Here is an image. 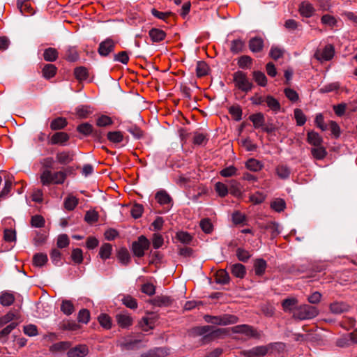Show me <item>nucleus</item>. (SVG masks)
Here are the masks:
<instances>
[{"label": "nucleus", "instance_id": "obj_49", "mask_svg": "<svg viewBox=\"0 0 357 357\" xmlns=\"http://www.w3.org/2000/svg\"><path fill=\"white\" fill-rule=\"evenodd\" d=\"M77 131L85 136H88L93 132V126L89 123H83L77 127Z\"/></svg>", "mask_w": 357, "mask_h": 357}, {"label": "nucleus", "instance_id": "obj_30", "mask_svg": "<svg viewBox=\"0 0 357 357\" xmlns=\"http://www.w3.org/2000/svg\"><path fill=\"white\" fill-rule=\"evenodd\" d=\"M275 173L281 179H287L291 174L290 168L285 165H279L275 168Z\"/></svg>", "mask_w": 357, "mask_h": 357}, {"label": "nucleus", "instance_id": "obj_9", "mask_svg": "<svg viewBox=\"0 0 357 357\" xmlns=\"http://www.w3.org/2000/svg\"><path fill=\"white\" fill-rule=\"evenodd\" d=\"M89 353L88 347L86 344H78L70 348L67 352L68 357H85Z\"/></svg>", "mask_w": 357, "mask_h": 357}, {"label": "nucleus", "instance_id": "obj_29", "mask_svg": "<svg viewBox=\"0 0 357 357\" xmlns=\"http://www.w3.org/2000/svg\"><path fill=\"white\" fill-rule=\"evenodd\" d=\"M71 347V343L68 341H62L53 344L50 347L52 352H61L68 351Z\"/></svg>", "mask_w": 357, "mask_h": 357}, {"label": "nucleus", "instance_id": "obj_45", "mask_svg": "<svg viewBox=\"0 0 357 357\" xmlns=\"http://www.w3.org/2000/svg\"><path fill=\"white\" fill-rule=\"evenodd\" d=\"M176 239L183 244H190L192 240V236L187 231H180L176 234Z\"/></svg>", "mask_w": 357, "mask_h": 357}, {"label": "nucleus", "instance_id": "obj_44", "mask_svg": "<svg viewBox=\"0 0 357 357\" xmlns=\"http://www.w3.org/2000/svg\"><path fill=\"white\" fill-rule=\"evenodd\" d=\"M271 207L276 212H282L286 208V203L283 199L277 198L271 203Z\"/></svg>", "mask_w": 357, "mask_h": 357}, {"label": "nucleus", "instance_id": "obj_28", "mask_svg": "<svg viewBox=\"0 0 357 357\" xmlns=\"http://www.w3.org/2000/svg\"><path fill=\"white\" fill-rule=\"evenodd\" d=\"M230 277L225 269H220L215 274V282L221 284H227L229 282Z\"/></svg>", "mask_w": 357, "mask_h": 357}, {"label": "nucleus", "instance_id": "obj_61", "mask_svg": "<svg viewBox=\"0 0 357 357\" xmlns=\"http://www.w3.org/2000/svg\"><path fill=\"white\" fill-rule=\"evenodd\" d=\"M114 61L120 62L123 64H127L129 61V56L126 51H122L118 54H114Z\"/></svg>", "mask_w": 357, "mask_h": 357}, {"label": "nucleus", "instance_id": "obj_16", "mask_svg": "<svg viewBox=\"0 0 357 357\" xmlns=\"http://www.w3.org/2000/svg\"><path fill=\"white\" fill-rule=\"evenodd\" d=\"M298 11L301 16L308 18L313 15L315 10L311 3L304 1L300 4Z\"/></svg>", "mask_w": 357, "mask_h": 357}, {"label": "nucleus", "instance_id": "obj_33", "mask_svg": "<svg viewBox=\"0 0 357 357\" xmlns=\"http://www.w3.org/2000/svg\"><path fill=\"white\" fill-rule=\"evenodd\" d=\"M59 56L58 51L53 47H48L45 50L43 53L44 59L46 61L53 62L55 61Z\"/></svg>", "mask_w": 357, "mask_h": 357}, {"label": "nucleus", "instance_id": "obj_10", "mask_svg": "<svg viewBox=\"0 0 357 357\" xmlns=\"http://www.w3.org/2000/svg\"><path fill=\"white\" fill-rule=\"evenodd\" d=\"M116 320L118 325L123 328H127L132 325V318L129 313L122 312L116 315Z\"/></svg>", "mask_w": 357, "mask_h": 357}, {"label": "nucleus", "instance_id": "obj_8", "mask_svg": "<svg viewBox=\"0 0 357 357\" xmlns=\"http://www.w3.org/2000/svg\"><path fill=\"white\" fill-rule=\"evenodd\" d=\"M70 136L65 132H56L50 137L48 144L51 145L66 146Z\"/></svg>", "mask_w": 357, "mask_h": 357}, {"label": "nucleus", "instance_id": "obj_27", "mask_svg": "<svg viewBox=\"0 0 357 357\" xmlns=\"http://www.w3.org/2000/svg\"><path fill=\"white\" fill-rule=\"evenodd\" d=\"M152 303L158 307H167L172 303V299L167 296H157L153 300Z\"/></svg>", "mask_w": 357, "mask_h": 357}, {"label": "nucleus", "instance_id": "obj_41", "mask_svg": "<svg viewBox=\"0 0 357 357\" xmlns=\"http://www.w3.org/2000/svg\"><path fill=\"white\" fill-rule=\"evenodd\" d=\"M254 80L261 86H266L267 84V78L265 74L261 71H254L252 73Z\"/></svg>", "mask_w": 357, "mask_h": 357}, {"label": "nucleus", "instance_id": "obj_18", "mask_svg": "<svg viewBox=\"0 0 357 357\" xmlns=\"http://www.w3.org/2000/svg\"><path fill=\"white\" fill-rule=\"evenodd\" d=\"M249 119L252 122L253 126L255 129L261 128L265 123V117L261 112L251 114Z\"/></svg>", "mask_w": 357, "mask_h": 357}, {"label": "nucleus", "instance_id": "obj_23", "mask_svg": "<svg viewBox=\"0 0 357 357\" xmlns=\"http://www.w3.org/2000/svg\"><path fill=\"white\" fill-rule=\"evenodd\" d=\"M245 167L252 172H259L264 167V164L255 158L248 159L245 164Z\"/></svg>", "mask_w": 357, "mask_h": 357}, {"label": "nucleus", "instance_id": "obj_7", "mask_svg": "<svg viewBox=\"0 0 357 357\" xmlns=\"http://www.w3.org/2000/svg\"><path fill=\"white\" fill-rule=\"evenodd\" d=\"M335 54L334 47L328 44L324 47V48L321 50H317L314 54L315 58L320 61H330L333 59Z\"/></svg>", "mask_w": 357, "mask_h": 357}, {"label": "nucleus", "instance_id": "obj_53", "mask_svg": "<svg viewBox=\"0 0 357 357\" xmlns=\"http://www.w3.org/2000/svg\"><path fill=\"white\" fill-rule=\"evenodd\" d=\"M200 227L206 234H211L213 230V226L210 219L204 218L200 221Z\"/></svg>", "mask_w": 357, "mask_h": 357}, {"label": "nucleus", "instance_id": "obj_60", "mask_svg": "<svg viewBox=\"0 0 357 357\" xmlns=\"http://www.w3.org/2000/svg\"><path fill=\"white\" fill-rule=\"evenodd\" d=\"M14 296L10 293H4L0 296V303L3 306H9L14 302Z\"/></svg>", "mask_w": 357, "mask_h": 357}, {"label": "nucleus", "instance_id": "obj_56", "mask_svg": "<svg viewBox=\"0 0 357 357\" xmlns=\"http://www.w3.org/2000/svg\"><path fill=\"white\" fill-rule=\"evenodd\" d=\"M107 139L113 143H119L123 141V135L120 131H112L107 133Z\"/></svg>", "mask_w": 357, "mask_h": 357}, {"label": "nucleus", "instance_id": "obj_34", "mask_svg": "<svg viewBox=\"0 0 357 357\" xmlns=\"http://www.w3.org/2000/svg\"><path fill=\"white\" fill-rule=\"evenodd\" d=\"M53 172L50 169H45L42 172L40 176V180L43 185L48 186L52 184Z\"/></svg>", "mask_w": 357, "mask_h": 357}, {"label": "nucleus", "instance_id": "obj_40", "mask_svg": "<svg viewBox=\"0 0 357 357\" xmlns=\"http://www.w3.org/2000/svg\"><path fill=\"white\" fill-rule=\"evenodd\" d=\"M79 203L78 199L75 196L68 195L64 200V207L68 211H73Z\"/></svg>", "mask_w": 357, "mask_h": 357}, {"label": "nucleus", "instance_id": "obj_3", "mask_svg": "<svg viewBox=\"0 0 357 357\" xmlns=\"http://www.w3.org/2000/svg\"><path fill=\"white\" fill-rule=\"evenodd\" d=\"M233 81L236 87L245 93L251 91L253 87L252 83L250 82L246 74L241 70H238L234 73Z\"/></svg>", "mask_w": 357, "mask_h": 357}, {"label": "nucleus", "instance_id": "obj_64", "mask_svg": "<svg viewBox=\"0 0 357 357\" xmlns=\"http://www.w3.org/2000/svg\"><path fill=\"white\" fill-rule=\"evenodd\" d=\"M84 220L89 224L96 222L98 220V213L94 210L88 211L85 214Z\"/></svg>", "mask_w": 357, "mask_h": 357}, {"label": "nucleus", "instance_id": "obj_20", "mask_svg": "<svg viewBox=\"0 0 357 357\" xmlns=\"http://www.w3.org/2000/svg\"><path fill=\"white\" fill-rule=\"evenodd\" d=\"M267 268V263L264 259H256L254 262V268L255 275L262 276Z\"/></svg>", "mask_w": 357, "mask_h": 357}, {"label": "nucleus", "instance_id": "obj_25", "mask_svg": "<svg viewBox=\"0 0 357 357\" xmlns=\"http://www.w3.org/2000/svg\"><path fill=\"white\" fill-rule=\"evenodd\" d=\"M265 102L270 109H271L274 113L277 114L280 111L281 105L279 101L272 96H267L266 97Z\"/></svg>", "mask_w": 357, "mask_h": 357}, {"label": "nucleus", "instance_id": "obj_55", "mask_svg": "<svg viewBox=\"0 0 357 357\" xmlns=\"http://www.w3.org/2000/svg\"><path fill=\"white\" fill-rule=\"evenodd\" d=\"M79 54L75 47H69L66 53V59L70 62H75L79 59Z\"/></svg>", "mask_w": 357, "mask_h": 357}, {"label": "nucleus", "instance_id": "obj_63", "mask_svg": "<svg viewBox=\"0 0 357 357\" xmlns=\"http://www.w3.org/2000/svg\"><path fill=\"white\" fill-rule=\"evenodd\" d=\"M229 114L236 121L241 119L242 109L239 106H231L229 109Z\"/></svg>", "mask_w": 357, "mask_h": 357}, {"label": "nucleus", "instance_id": "obj_39", "mask_svg": "<svg viewBox=\"0 0 357 357\" xmlns=\"http://www.w3.org/2000/svg\"><path fill=\"white\" fill-rule=\"evenodd\" d=\"M155 199L160 205H165L171 203V197L164 190L159 191L155 195Z\"/></svg>", "mask_w": 357, "mask_h": 357}, {"label": "nucleus", "instance_id": "obj_2", "mask_svg": "<svg viewBox=\"0 0 357 357\" xmlns=\"http://www.w3.org/2000/svg\"><path fill=\"white\" fill-rule=\"evenodd\" d=\"M204 319L207 323L220 326L234 324L238 321V318L236 316L228 314L220 316L205 315Z\"/></svg>", "mask_w": 357, "mask_h": 357}, {"label": "nucleus", "instance_id": "obj_57", "mask_svg": "<svg viewBox=\"0 0 357 357\" xmlns=\"http://www.w3.org/2000/svg\"><path fill=\"white\" fill-rule=\"evenodd\" d=\"M238 169L233 165H230L222 169L220 172V174L223 177H231L236 176L237 174Z\"/></svg>", "mask_w": 357, "mask_h": 357}, {"label": "nucleus", "instance_id": "obj_37", "mask_svg": "<svg viewBox=\"0 0 357 357\" xmlns=\"http://www.w3.org/2000/svg\"><path fill=\"white\" fill-rule=\"evenodd\" d=\"M48 258L46 254L36 253L33 257V264L37 267H41L47 262Z\"/></svg>", "mask_w": 357, "mask_h": 357}, {"label": "nucleus", "instance_id": "obj_1", "mask_svg": "<svg viewBox=\"0 0 357 357\" xmlns=\"http://www.w3.org/2000/svg\"><path fill=\"white\" fill-rule=\"evenodd\" d=\"M319 310L317 307L307 304L298 306L293 312V318L298 320L311 319L317 317Z\"/></svg>", "mask_w": 357, "mask_h": 357}, {"label": "nucleus", "instance_id": "obj_13", "mask_svg": "<svg viewBox=\"0 0 357 357\" xmlns=\"http://www.w3.org/2000/svg\"><path fill=\"white\" fill-rule=\"evenodd\" d=\"M74 153L73 151L58 152L56 155L57 162L61 165H68L73 160Z\"/></svg>", "mask_w": 357, "mask_h": 357}, {"label": "nucleus", "instance_id": "obj_31", "mask_svg": "<svg viewBox=\"0 0 357 357\" xmlns=\"http://www.w3.org/2000/svg\"><path fill=\"white\" fill-rule=\"evenodd\" d=\"M116 257L119 261L123 265L126 266L130 261V253L126 248H120L117 252Z\"/></svg>", "mask_w": 357, "mask_h": 357}, {"label": "nucleus", "instance_id": "obj_15", "mask_svg": "<svg viewBox=\"0 0 357 357\" xmlns=\"http://www.w3.org/2000/svg\"><path fill=\"white\" fill-rule=\"evenodd\" d=\"M264 47V40L260 37H254L249 40V48L253 53L260 52Z\"/></svg>", "mask_w": 357, "mask_h": 357}, {"label": "nucleus", "instance_id": "obj_46", "mask_svg": "<svg viewBox=\"0 0 357 357\" xmlns=\"http://www.w3.org/2000/svg\"><path fill=\"white\" fill-rule=\"evenodd\" d=\"M121 301L123 305L130 309L135 310L138 307L137 300L130 295L124 296Z\"/></svg>", "mask_w": 357, "mask_h": 357}, {"label": "nucleus", "instance_id": "obj_47", "mask_svg": "<svg viewBox=\"0 0 357 357\" xmlns=\"http://www.w3.org/2000/svg\"><path fill=\"white\" fill-rule=\"evenodd\" d=\"M236 255L238 259L242 262H247L251 257V254L242 248H238L236 251Z\"/></svg>", "mask_w": 357, "mask_h": 357}, {"label": "nucleus", "instance_id": "obj_38", "mask_svg": "<svg viewBox=\"0 0 357 357\" xmlns=\"http://www.w3.org/2000/svg\"><path fill=\"white\" fill-rule=\"evenodd\" d=\"M264 229L269 231L271 238H274L280 234L279 224L275 222H269L265 226Z\"/></svg>", "mask_w": 357, "mask_h": 357}, {"label": "nucleus", "instance_id": "obj_58", "mask_svg": "<svg viewBox=\"0 0 357 357\" xmlns=\"http://www.w3.org/2000/svg\"><path fill=\"white\" fill-rule=\"evenodd\" d=\"M98 321L100 324L106 329H109L112 327L111 318L106 314H101L98 317Z\"/></svg>", "mask_w": 357, "mask_h": 357}, {"label": "nucleus", "instance_id": "obj_52", "mask_svg": "<svg viewBox=\"0 0 357 357\" xmlns=\"http://www.w3.org/2000/svg\"><path fill=\"white\" fill-rule=\"evenodd\" d=\"M208 66L204 61H199L197 63L196 73L198 77H203L208 74Z\"/></svg>", "mask_w": 357, "mask_h": 357}, {"label": "nucleus", "instance_id": "obj_22", "mask_svg": "<svg viewBox=\"0 0 357 357\" xmlns=\"http://www.w3.org/2000/svg\"><path fill=\"white\" fill-rule=\"evenodd\" d=\"M307 141L310 144L314 146H319L323 142V139L319 133L311 130L307 132Z\"/></svg>", "mask_w": 357, "mask_h": 357}, {"label": "nucleus", "instance_id": "obj_51", "mask_svg": "<svg viewBox=\"0 0 357 357\" xmlns=\"http://www.w3.org/2000/svg\"><path fill=\"white\" fill-rule=\"evenodd\" d=\"M207 142H208V139H207L206 135H204L203 133L198 132H194L192 142L195 145H197V146L204 145L206 144Z\"/></svg>", "mask_w": 357, "mask_h": 357}, {"label": "nucleus", "instance_id": "obj_19", "mask_svg": "<svg viewBox=\"0 0 357 357\" xmlns=\"http://www.w3.org/2000/svg\"><path fill=\"white\" fill-rule=\"evenodd\" d=\"M230 271L231 274L238 278H243L246 274V269L244 265L237 263L231 266Z\"/></svg>", "mask_w": 357, "mask_h": 357}, {"label": "nucleus", "instance_id": "obj_59", "mask_svg": "<svg viewBox=\"0 0 357 357\" xmlns=\"http://www.w3.org/2000/svg\"><path fill=\"white\" fill-rule=\"evenodd\" d=\"M45 219L40 215H35L31 217V225L33 227L41 228L45 225Z\"/></svg>", "mask_w": 357, "mask_h": 357}, {"label": "nucleus", "instance_id": "obj_35", "mask_svg": "<svg viewBox=\"0 0 357 357\" xmlns=\"http://www.w3.org/2000/svg\"><path fill=\"white\" fill-rule=\"evenodd\" d=\"M112 251V246L111 244L105 243H103L99 251V256L101 259L105 260L110 257Z\"/></svg>", "mask_w": 357, "mask_h": 357}, {"label": "nucleus", "instance_id": "obj_12", "mask_svg": "<svg viewBox=\"0 0 357 357\" xmlns=\"http://www.w3.org/2000/svg\"><path fill=\"white\" fill-rule=\"evenodd\" d=\"M297 305L298 300L294 297L285 298L282 302V310L285 312L291 313L292 314L295 309L298 307Z\"/></svg>", "mask_w": 357, "mask_h": 357}, {"label": "nucleus", "instance_id": "obj_26", "mask_svg": "<svg viewBox=\"0 0 357 357\" xmlns=\"http://www.w3.org/2000/svg\"><path fill=\"white\" fill-rule=\"evenodd\" d=\"M56 72L57 68L54 65L50 63L45 64L42 69L43 76L47 79L54 77Z\"/></svg>", "mask_w": 357, "mask_h": 357}, {"label": "nucleus", "instance_id": "obj_21", "mask_svg": "<svg viewBox=\"0 0 357 357\" xmlns=\"http://www.w3.org/2000/svg\"><path fill=\"white\" fill-rule=\"evenodd\" d=\"M245 47V43L242 39H234L231 42L230 51L234 54H239L243 51Z\"/></svg>", "mask_w": 357, "mask_h": 357}, {"label": "nucleus", "instance_id": "obj_43", "mask_svg": "<svg viewBox=\"0 0 357 357\" xmlns=\"http://www.w3.org/2000/svg\"><path fill=\"white\" fill-rule=\"evenodd\" d=\"M252 61V59L250 56L243 55L239 57L237 63L240 68L247 69L251 68Z\"/></svg>", "mask_w": 357, "mask_h": 357}, {"label": "nucleus", "instance_id": "obj_32", "mask_svg": "<svg viewBox=\"0 0 357 357\" xmlns=\"http://www.w3.org/2000/svg\"><path fill=\"white\" fill-rule=\"evenodd\" d=\"M68 122L65 118L57 117L52 121L50 128L52 130H59L66 128Z\"/></svg>", "mask_w": 357, "mask_h": 357}, {"label": "nucleus", "instance_id": "obj_6", "mask_svg": "<svg viewBox=\"0 0 357 357\" xmlns=\"http://www.w3.org/2000/svg\"><path fill=\"white\" fill-rule=\"evenodd\" d=\"M116 43L110 38H106L99 44L98 52L101 56H107L114 52Z\"/></svg>", "mask_w": 357, "mask_h": 357}, {"label": "nucleus", "instance_id": "obj_4", "mask_svg": "<svg viewBox=\"0 0 357 357\" xmlns=\"http://www.w3.org/2000/svg\"><path fill=\"white\" fill-rule=\"evenodd\" d=\"M231 331L234 333L243 334L248 338L259 339L261 334L253 326L248 324L237 325L231 328Z\"/></svg>", "mask_w": 357, "mask_h": 357}, {"label": "nucleus", "instance_id": "obj_36", "mask_svg": "<svg viewBox=\"0 0 357 357\" xmlns=\"http://www.w3.org/2000/svg\"><path fill=\"white\" fill-rule=\"evenodd\" d=\"M74 75L78 81L85 80L89 77L88 70L84 66L77 67L74 70Z\"/></svg>", "mask_w": 357, "mask_h": 357}, {"label": "nucleus", "instance_id": "obj_17", "mask_svg": "<svg viewBox=\"0 0 357 357\" xmlns=\"http://www.w3.org/2000/svg\"><path fill=\"white\" fill-rule=\"evenodd\" d=\"M72 170V167H68L66 171H58L53 172L52 184L60 185L63 184L66 179L67 173Z\"/></svg>", "mask_w": 357, "mask_h": 357}, {"label": "nucleus", "instance_id": "obj_54", "mask_svg": "<svg viewBox=\"0 0 357 357\" xmlns=\"http://www.w3.org/2000/svg\"><path fill=\"white\" fill-rule=\"evenodd\" d=\"M321 22L323 24L331 28L337 24V20L335 17L328 14L324 15L321 18Z\"/></svg>", "mask_w": 357, "mask_h": 357}, {"label": "nucleus", "instance_id": "obj_5", "mask_svg": "<svg viewBox=\"0 0 357 357\" xmlns=\"http://www.w3.org/2000/svg\"><path fill=\"white\" fill-rule=\"evenodd\" d=\"M150 245L149 241L144 236H140L137 241L132 243V251L135 256L142 257L145 250H148Z\"/></svg>", "mask_w": 357, "mask_h": 357}, {"label": "nucleus", "instance_id": "obj_48", "mask_svg": "<svg viewBox=\"0 0 357 357\" xmlns=\"http://www.w3.org/2000/svg\"><path fill=\"white\" fill-rule=\"evenodd\" d=\"M294 114L297 126H302L305 123L307 119L301 109H295L294 111Z\"/></svg>", "mask_w": 357, "mask_h": 357}, {"label": "nucleus", "instance_id": "obj_14", "mask_svg": "<svg viewBox=\"0 0 357 357\" xmlns=\"http://www.w3.org/2000/svg\"><path fill=\"white\" fill-rule=\"evenodd\" d=\"M149 35L153 43H160L164 40L167 36L163 30L157 28H152L149 31Z\"/></svg>", "mask_w": 357, "mask_h": 357}, {"label": "nucleus", "instance_id": "obj_50", "mask_svg": "<svg viewBox=\"0 0 357 357\" xmlns=\"http://www.w3.org/2000/svg\"><path fill=\"white\" fill-rule=\"evenodd\" d=\"M74 305L70 301L64 300L61 305V310L66 315H70L74 312Z\"/></svg>", "mask_w": 357, "mask_h": 357}, {"label": "nucleus", "instance_id": "obj_62", "mask_svg": "<svg viewBox=\"0 0 357 357\" xmlns=\"http://www.w3.org/2000/svg\"><path fill=\"white\" fill-rule=\"evenodd\" d=\"M113 123L112 119L107 115H101L96 121V125L99 127H106Z\"/></svg>", "mask_w": 357, "mask_h": 357}, {"label": "nucleus", "instance_id": "obj_11", "mask_svg": "<svg viewBox=\"0 0 357 357\" xmlns=\"http://www.w3.org/2000/svg\"><path fill=\"white\" fill-rule=\"evenodd\" d=\"M17 6L24 15H31L34 13L29 0H17Z\"/></svg>", "mask_w": 357, "mask_h": 357}, {"label": "nucleus", "instance_id": "obj_42", "mask_svg": "<svg viewBox=\"0 0 357 357\" xmlns=\"http://www.w3.org/2000/svg\"><path fill=\"white\" fill-rule=\"evenodd\" d=\"M311 153L317 160H323L327 155L326 149L321 145L312 148L311 149Z\"/></svg>", "mask_w": 357, "mask_h": 357}, {"label": "nucleus", "instance_id": "obj_24", "mask_svg": "<svg viewBox=\"0 0 357 357\" xmlns=\"http://www.w3.org/2000/svg\"><path fill=\"white\" fill-rule=\"evenodd\" d=\"M349 309V305L344 302H334L330 305V310L334 314H341L347 312Z\"/></svg>", "mask_w": 357, "mask_h": 357}]
</instances>
